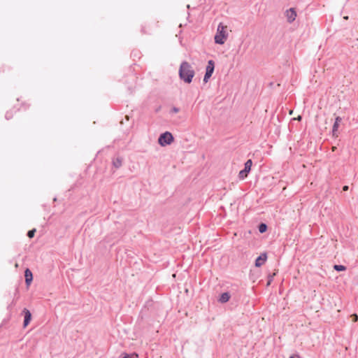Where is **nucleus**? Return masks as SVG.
<instances>
[{
	"label": "nucleus",
	"instance_id": "1",
	"mask_svg": "<svg viewBox=\"0 0 358 358\" xmlns=\"http://www.w3.org/2000/svg\"><path fill=\"white\" fill-rule=\"evenodd\" d=\"M179 76L187 83H190L192 81V78L194 76V71L187 62H183L180 64Z\"/></svg>",
	"mask_w": 358,
	"mask_h": 358
},
{
	"label": "nucleus",
	"instance_id": "2",
	"mask_svg": "<svg viewBox=\"0 0 358 358\" xmlns=\"http://www.w3.org/2000/svg\"><path fill=\"white\" fill-rule=\"evenodd\" d=\"M229 36L228 27L220 22L217 29L216 34L214 37L215 43L223 45L227 40Z\"/></svg>",
	"mask_w": 358,
	"mask_h": 358
},
{
	"label": "nucleus",
	"instance_id": "3",
	"mask_svg": "<svg viewBox=\"0 0 358 358\" xmlns=\"http://www.w3.org/2000/svg\"><path fill=\"white\" fill-rule=\"evenodd\" d=\"M173 141V135L169 132L166 131L162 135H160L158 143L162 146H165L166 145H170Z\"/></svg>",
	"mask_w": 358,
	"mask_h": 358
},
{
	"label": "nucleus",
	"instance_id": "4",
	"mask_svg": "<svg viewBox=\"0 0 358 358\" xmlns=\"http://www.w3.org/2000/svg\"><path fill=\"white\" fill-rule=\"evenodd\" d=\"M215 69V63L213 60H209L206 69V73L203 78V82L208 83L210 78L211 77Z\"/></svg>",
	"mask_w": 358,
	"mask_h": 358
},
{
	"label": "nucleus",
	"instance_id": "5",
	"mask_svg": "<svg viewBox=\"0 0 358 358\" xmlns=\"http://www.w3.org/2000/svg\"><path fill=\"white\" fill-rule=\"evenodd\" d=\"M252 162L248 159L245 164V169L239 172L238 177L240 179L243 180L248 176V173L251 170Z\"/></svg>",
	"mask_w": 358,
	"mask_h": 358
},
{
	"label": "nucleus",
	"instance_id": "6",
	"mask_svg": "<svg viewBox=\"0 0 358 358\" xmlns=\"http://www.w3.org/2000/svg\"><path fill=\"white\" fill-rule=\"evenodd\" d=\"M285 15L289 22H294L296 17V12L294 8L287 10Z\"/></svg>",
	"mask_w": 358,
	"mask_h": 358
},
{
	"label": "nucleus",
	"instance_id": "7",
	"mask_svg": "<svg viewBox=\"0 0 358 358\" xmlns=\"http://www.w3.org/2000/svg\"><path fill=\"white\" fill-rule=\"evenodd\" d=\"M267 255L266 253H262L259 257H258L255 261V266L257 267H260L266 262Z\"/></svg>",
	"mask_w": 358,
	"mask_h": 358
},
{
	"label": "nucleus",
	"instance_id": "8",
	"mask_svg": "<svg viewBox=\"0 0 358 358\" xmlns=\"http://www.w3.org/2000/svg\"><path fill=\"white\" fill-rule=\"evenodd\" d=\"M24 277H25V282L27 285L29 287L33 280V275L31 271L27 268L24 271Z\"/></svg>",
	"mask_w": 358,
	"mask_h": 358
},
{
	"label": "nucleus",
	"instance_id": "9",
	"mask_svg": "<svg viewBox=\"0 0 358 358\" xmlns=\"http://www.w3.org/2000/svg\"><path fill=\"white\" fill-rule=\"evenodd\" d=\"M23 313L24 315V327H26L31 321V314L27 308L23 310Z\"/></svg>",
	"mask_w": 358,
	"mask_h": 358
},
{
	"label": "nucleus",
	"instance_id": "10",
	"mask_svg": "<svg viewBox=\"0 0 358 358\" xmlns=\"http://www.w3.org/2000/svg\"><path fill=\"white\" fill-rule=\"evenodd\" d=\"M341 121V118L340 117H337L336 118V121L333 126V136H336V137L338 136V135L336 134V132L338 131Z\"/></svg>",
	"mask_w": 358,
	"mask_h": 358
},
{
	"label": "nucleus",
	"instance_id": "11",
	"mask_svg": "<svg viewBox=\"0 0 358 358\" xmlns=\"http://www.w3.org/2000/svg\"><path fill=\"white\" fill-rule=\"evenodd\" d=\"M229 299H230L229 294L227 292H224L220 296L219 301L221 303H225V302H227L229 300Z\"/></svg>",
	"mask_w": 358,
	"mask_h": 358
},
{
	"label": "nucleus",
	"instance_id": "12",
	"mask_svg": "<svg viewBox=\"0 0 358 358\" xmlns=\"http://www.w3.org/2000/svg\"><path fill=\"white\" fill-rule=\"evenodd\" d=\"M267 229V226L266 224H261L259 226V231L260 233H264L266 231Z\"/></svg>",
	"mask_w": 358,
	"mask_h": 358
},
{
	"label": "nucleus",
	"instance_id": "13",
	"mask_svg": "<svg viewBox=\"0 0 358 358\" xmlns=\"http://www.w3.org/2000/svg\"><path fill=\"white\" fill-rule=\"evenodd\" d=\"M334 268L338 271H345L346 269L345 266L343 265H335Z\"/></svg>",
	"mask_w": 358,
	"mask_h": 358
},
{
	"label": "nucleus",
	"instance_id": "14",
	"mask_svg": "<svg viewBox=\"0 0 358 358\" xmlns=\"http://www.w3.org/2000/svg\"><path fill=\"white\" fill-rule=\"evenodd\" d=\"M138 355L136 353L131 355L124 354L122 358H137Z\"/></svg>",
	"mask_w": 358,
	"mask_h": 358
},
{
	"label": "nucleus",
	"instance_id": "15",
	"mask_svg": "<svg viewBox=\"0 0 358 358\" xmlns=\"http://www.w3.org/2000/svg\"><path fill=\"white\" fill-rule=\"evenodd\" d=\"M35 232H36V229H35L29 231L28 233H27L28 237L30 238H33L34 236Z\"/></svg>",
	"mask_w": 358,
	"mask_h": 358
},
{
	"label": "nucleus",
	"instance_id": "16",
	"mask_svg": "<svg viewBox=\"0 0 358 358\" xmlns=\"http://www.w3.org/2000/svg\"><path fill=\"white\" fill-rule=\"evenodd\" d=\"M122 164V162L121 160L120 159H117L115 162H114V165L116 166V167H120Z\"/></svg>",
	"mask_w": 358,
	"mask_h": 358
},
{
	"label": "nucleus",
	"instance_id": "17",
	"mask_svg": "<svg viewBox=\"0 0 358 358\" xmlns=\"http://www.w3.org/2000/svg\"><path fill=\"white\" fill-rule=\"evenodd\" d=\"M351 317H352V320L353 322H357V320H358V316H357V314H352L351 315Z\"/></svg>",
	"mask_w": 358,
	"mask_h": 358
},
{
	"label": "nucleus",
	"instance_id": "18",
	"mask_svg": "<svg viewBox=\"0 0 358 358\" xmlns=\"http://www.w3.org/2000/svg\"><path fill=\"white\" fill-rule=\"evenodd\" d=\"M343 191H347V190H348V185H345V186H343Z\"/></svg>",
	"mask_w": 358,
	"mask_h": 358
},
{
	"label": "nucleus",
	"instance_id": "19",
	"mask_svg": "<svg viewBox=\"0 0 358 358\" xmlns=\"http://www.w3.org/2000/svg\"><path fill=\"white\" fill-rule=\"evenodd\" d=\"M289 358H300V357L298 355H294L291 356Z\"/></svg>",
	"mask_w": 358,
	"mask_h": 358
},
{
	"label": "nucleus",
	"instance_id": "20",
	"mask_svg": "<svg viewBox=\"0 0 358 358\" xmlns=\"http://www.w3.org/2000/svg\"><path fill=\"white\" fill-rule=\"evenodd\" d=\"M294 120H296L298 121H301V116L299 115L297 117H295Z\"/></svg>",
	"mask_w": 358,
	"mask_h": 358
},
{
	"label": "nucleus",
	"instance_id": "21",
	"mask_svg": "<svg viewBox=\"0 0 358 358\" xmlns=\"http://www.w3.org/2000/svg\"><path fill=\"white\" fill-rule=\"evenodd\" d=\"M292 113H293V110H291L289 111V115H292Z\"/></svg>",
	"mask_w": 358,
	"mask_h": 358
},
{
	"label": "nucleus",
	"instance_id": "22",
	"mask_svg": "<svg viewBox=\"0 0 358 358\" xmlns=\"http://www.w3.org/2000/svg\"><path fill=\"white\" fill-rule=\"evenodd\" d=\"M344 19L348 20V16L344 17Z\"/></svg>",
	"mask_w": 358,
	"mask_h": 358
}]
</instances>
